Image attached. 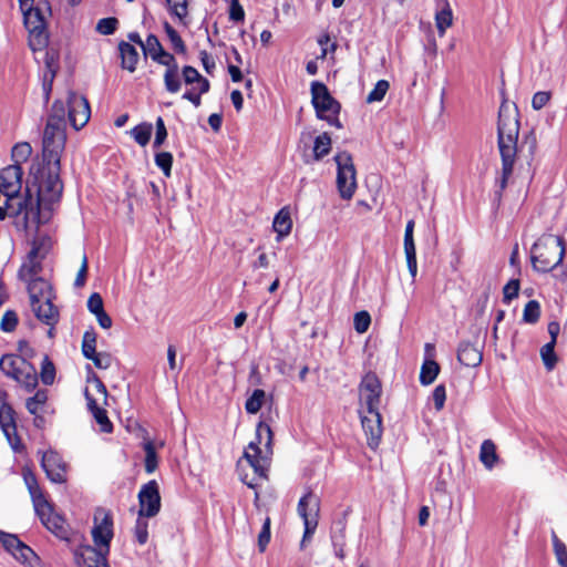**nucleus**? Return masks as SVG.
Wrapping results in <instances>:
<instances>
[{
    "instance_id": "nucleus-63",
    "label": "nucleus",
    "mask_w": 567,
    "mask_h": 567,
    "mask_svg": "<svg viewBox=\"0 0 567 567\" xmlns=\"http://www.w3.org/2000/svg\"><path fill=\"white\" fill-rule=\"evenodd\" d=\"M87 360L93 361L94 365L97 369L106 370L112 365L113 358L107 352H97L95 351L93 357L86 358Z\"/></svg>"
},
{
    "instance_id": "nucleus-11",
    "label": "nucleus",
    "mask_w": 567,
    "mask_h": 567,
    "mask_svg": "<svg viewBox=\"0 0 567 567\" xmlns=\"http://www.w3.org/2000/svg\"><path fill=\"white\" fill-rule=\"evenodd\" d=\"M103 517L100 522L97 514L94 516V526L92 528V538L95 550H100L103 555L110 554L111 540L113 538V518L110 513L100 512Z\"/></svg>"
},
{
    "instance_id": "nucleus-13",
    "label": "nucleus",
    "mask_w": 567,
    "mask_h": 567,
    "mask_svg": "<svg viewBox=\"0 0 567 567\" xmlns=\"http://www.w3.org/2000/svg\"><path fill=\"white\" fill-rule=\"evenodd\" d=\"M47 169V177L42 185L38 188V196L41 198V194L44 196V200L50 203L58 202L63 192V183L60 177L61 164H44Z\"/></svg>"
},
{
    "instance_id": "nucleus-6",
    "label": "nucleus",
    "mask_w": 567,
    "mask_h": 567,
    "mask_svg": "<svg viewBox=\"0 0 567 567\" xmlns=\"http://www.w3.org/2000/svg\"><path fill=\"white\" fill-rule=\"evenodd\" d=\"M334 162L337 164L338 192L342 199L349 200L357 189V171L352 155L347 151L340 152L334 156Z\"/></svg>"
},
{
    "instance_id": "nucleus-24",
    "label": "nucleus",
    "mask_w": 567,
    "mask_h": 567,
    "mask_svg": "<svg viewBox=\"0 0 567 567\" xmlns=\"http://www.w3.org/2000/svg\"><path fill=\"white\" fill-rule=\"evenodd\" d=\"M84 396L86 399L87 409L92 413L95 422L100 425L101 432L111 433L113 431V424L107 416L106 410L97 404V401L87 389L84 391Z\"/></svg>"
},
{
    "instance_id": "nucleus-18",
    "label": "nucleus",
    "mask_w": 567,
    "mask_h": 567,
    "mask_svg": "<svg viewBox=\"0 0 567 567\" xmlns=\"http://www.w3.org/2000/svg\"><path fill=\"white\" fill-rule=\"evenodd\" d=\"M0 427L12 449L17 451L21 440L17 434L16 411L11 404L0 406Z\"/></svg>"
},
{
    "instance_id": "nucleus-35",
    "label": "nucleus",
    "mask_w": 567,
    "mask_h": 567,
    "mask_svg": "<svg viewBox=\"0 0 567 567\" xmlns=\"http://www.w3.org/2000/svg\"><path fill=\"white\" fill-rule=\"evenodd\" d=\"M453 23V12L449 1H445V6H442L435 13V24L440 37H443L446 29Z\"/></svg>"
},
{
    "instance_id": "nucleus-31",
    "label": "nucleus",
    "mask_w": 567,
    "mask_h": 567,
    "mask_svg": "<svg viewBox=\"0 0 567 567\" xmlns=\"http://www.w3.org/2000/svg\"><path fill=\"white\" fill-rule=\"evenodd\" d=\"M12 556L18 561L28 567H40L41 565L39 556L30 546H28L23 542L20 544L19 548H17Z\"/></svg>"
},
{
    "instance_id": "nucleus-57",
    "label": "nucleus",
    "mask_w": 567,
    "mask_h": 567,
    "mask_svg": "<svg viewBox=\"0 0 567 567\" xmlns=\"http://www.w3.org/2000/svg\"><path fill=\"white\" fill-rule=\"evenodd\" d=\"M118 25V20L114 17L103 18L99 20L95 30L103 35L113 34Z\"/></svg>"
},
{
    "instance_id": "nucleus-50",
    "label": "nucleus",
    "mask_w": 567,
    "mask_h": 567,
    "mask_svg": "<svg viewBox=\"0 0 567 567\" xmlns=\"http://www.w3.org/2000/svg\"><path fill=\"white\" fill-rule=\"evenodd\" d=\"M146 518V516L138 514L134 526V537L140 545H145L148 539V522Z\"/></svg>"
},
{
    "instance_id": "nucleus-7",
    "label": "nucleus",
    "mask_w": 567,
    "mask_h": 567,
    "mask_svg": "<svg viewBox=\"0 0 567 567\" xmlns=\"http://www.w3.org/2000/svg\"><path fill=\"white\" fill-rule=\"evenodd\" d=\"M66 133L64 127L45 124L42 137V156L44 164H61V155L65 148Z\"/></svg>"
},
{
    "instance_id": "nucleus-26",
    "label": "nucleus",
    "mask_w": 567,
    "mask_h": 567,
    "mask_svg": "<svg viewBox=\"0 0 567 567\" xmlns=\"http://www.w3.org/2000/svg\"><path fill=\"white\" fill-rule=\"evenodd\" d=\"M28 360L17 354H3L0 359V370L9 378L18 379L20 371Z\"/></svg>"
},
{
    "instance_id": "nucleus-40",
    "label": "nucleus",
    "mask_w": 567,
    "mask_h": 567,
    "mask_svg": "<svg viewBox=\"0 0 567 567\" xmlns=\"http://www.w3.org/2000/svg\"><path fill=\"white\" fill-rule=\"evenodd\" d=\"M153 132V125L147 122H143L131 130V135L135 142L141 146H146L150 143Z\"/></svg>"
},
{
    "instance_id": "nucleus-44",
    "label": "nucleus",
    "mask_w": 567,
    "mask_h": 567,
    "mask_svg": "<svg viewBox=\"0 0 567 567\" xmlns=\"http://www.w3.org/2000/svg\"><path fill=\"white\" fill-rule=\"evenodd\" d=\"M346 513L343 516L333 522L331 528V542L332 545H346V528H347V518Z\"/></svg>"
},
{
    "instance_id": "nucleus-32",
    "label": "nucleus",
    "mask_w": 567,
    "mask_h": 567,
    "mask_svg": "<svg viewBox=\"0 0 567 567\" xmlns=\"http://www.w3.org/2000/svg\"><path fill=\"white\" fill-rule=\"evenodd\" d=\"M68 107L66 103L61 100H55L51 106V111L48 115L47 124H52L59 127L66 128L65 114Z\"/></svg>"
},
{
    "instance_id": "nucleus-60",
    "label": "nucleus",
    "mask_w": 567,
    "mask_h": 567,
    "mask_svg": "<svg viewBox=\"0 0 567 567\" xmlns=\"http://www.w3.org/2000/svg\"><path fill=\"white\" fill-rule=\"evenodd\" d=\"M18 324V315L13 310H7L1 318L0 329L4 332H12Z\"/></svg>"
},
{
    "instance_id": "nucleus-51",
    "label": "nucleus",
    "mask_w": 567,
    "mask_h": 567,
    "mask_svg": "<svg viewBox=\"0 0 567 567\" xmlns=\"http://www.w3.org/2000/svg\"><path fill=\"white\" fill-rule=\"evenodd\" d=\"M41 381L45 385H51L55 379V367L48 355L43 357L41 362Z\"/></svg>"
},
{
    "instance_id": "nucleus-54",
    "label": "nucleus",
    "mask_w": 567,
    "mask_h": 567,
    "mask_svg": "<svg viewBox=\"0 0 567 567\" xmlns=\"http://www.w3.org/2000/svg\"><path fill=\"white\" fill-rule=\"evenodd\" d=\"M390 87V84L386 80H380L374 85L373 90L368 94L367 102L373 103V102H380L384 99L388 90Z\"/></svg>"
},
{
    "instance_id": "nucleus-25",
    "label": "nucleus",
    "mask_w": 567,
    "mask_h": 567,
    "mask_svg": "<svg viewBox=\"0 0 567 567\" xmlns=\"http://www.w3.org/2000/svg\"><path fill=\"white\" fill-rule=\"evenodd\" d=\"M28 292L31 305L53 298L51 285L41 277L28 281Z\"/></svg>"
},
{
    "instance_id": "nucleus-36",
    "label": "nucleus",
    "mask_w": 567,
    "mask_h": 567,
    "mask_svg": "<svg viewBox=\"0 0 567 567\" xmlns=\"http://www.w3.org/2000/svg\"><path fill=\"white\" fill-rule=\"evenodd\" d=\"M404 254L406 258L408 269L414 279L417 274L416 248L413 236H404Z\"/></svg>"
},
{
    "instance_id": "nucleus-20",
    "label": "nucleus",
    "mask_w": 567,
    "mask_h": 567,
    "mask_svg": "<svg viewBox=\"0 0 567 567\" xmlns=\"http://www.w3.org/2000/svg\"><path fill=\"white\" fill-rule=\"evenodd\" d=\"M361 417L363 431L368 437L369 446H377L382 435V416L379 411L368 412Z\"/></svg>"
},
{
    "instance_id": "nucleus-27",
    "label": "nucleus",
    "mask_w": 567,
    "mask_h": 567,
    "mask_svg": "<svg viewBox=\"0 0 567 567\" xmlns=\"http://www.w3.org/2000/svg\"><path fill=\"white\" fill-rule=\"evenodd\" d=\"M24 482L31 495L34 511L42 512L43 508H48V501L44 497L34 474L31 472L24 473Z\"/></svg>"
},
{
    "instance_id": "nucleus-64",
    "label": "nucleus",
    "mask_w": 567,
    "mask_h": 567,
    "mask_svg": "<svg viewBox=\"0 0 567 567\" xmlns=\"http://www.w3.org/2000/svg\"><path fill=\"white\" fill-rule=\"evenodd\" d=\"M519 280L511 279L503 288L504 302H509L518 296L519 292Z\"/></svg>"
},
{
    "instance_id": "nucleus-33",
    "label": "nucleus",
    "mask_w": 567,
    "mask_h": 567,
    "mask_svg": "<svg viewBox=\"0 0 567 567\" xmlns=\"http://www.w3.org/2000/svg\"><path fill=\"white\" fill-rule=\"evenodd\" d=\"M167 11L171 17L178 19V21L186 25V18L188 16V0H165Z\"/></svg>"
},
{
    "instance_id": "nucleus-8",
    "label": "nucleus",
    "mask_w": 567,
    "mask_h": 567,
    "mask_svg": "<svg viewBox=\"0 0 567 567\" xmlns=\"http://www.w3.org/2000/svg\"><path fill=\"white\" fill-rule=\"evenodd\" d=\"M299 516L303 520L305 532L301 540V546L310 540L315 534L320 513V498L312 491H308L298 503L297 507Z\"/></svg>"
},
{
    "instance_id": "nucleus-62",
    "label": "nucleus",
    "mask_w": 567,
    "mask_h": 567,
    "mask_svg": "<svg viewBox=\"0 0 567 567\" xmlns=\"http://www.w3.org/2000/svg\"><path fill=\"white\" fill-rule=\"evenodd\" d=\"M155 126H156V132H155V138L153 142V147L159 148L164 144L165 140L167 138V130H166L163 117L158 116L156 118Z\"/></svg>"
},
{
    "instance_id": "nucleus-19",
    "label": "nucleus",
    "mask_w": 567,
    "mask_h": 567,
    "mask_svg": "<svg viewBox=\"0 0 567 567\" xmlns=\"http://www.w3.org/2000/svg\"><path fill=\"white\" fill-rule=\"evenodd\" d=\"M22 167L9 165L0 171V192L3 195L19 193L22 187Z\"/></svg>"
},
{
    "instance_id": "nucleus-47",
    "label": "nucleus",
    "mask_w": 567,
    "mask_h": 567,
    "mask_svg": "<svg viewBox=\"0 0 567 567\" xmlns=\"http://www.w3.org/2000/svg\"><path fill=\"white\" fill-rule=\"evenodd\" d=\"M144 451H145V462H144L145 471L147 474H152L153 472H155V470L158 466L157 453H156V449H155L153 442H151V441L146 442L144 444Z\"/></svg>"
},
{
    "instance_id": "nucleus-61",
    "label": "nucleus",
    "mask_w": 567,
    "mask_h": 567,
    "mask_svg": "<svg viewBox=\"0 0 567 567\" xmlns=\"http://www.w3.org/2000/svg\"><path fill=\"white\" fill-rule=\"evenodd\" d=\"M270 517H266L261 530L258 535V548L260 553H264L270 542Z\"/></svg>"
},
{
    "instance_id": "nucleus-1",
    "label": "nucleus",
    "mask_w": 567,
    "mask_h": 567,
    "mask_svg": "<svg viewBox=\"0 0 567 567\" xmlns=\"http://www.w3.org/2000/svg\"><path fill=\"white\" fill-rule=\"evenodd\" d=\"M518 134L519 121L517 109L512 110L509 106L502 104L497 122V145L502 159V175L498 181L499 192L496 193L498 197L502 196V192L506 188L514 171Z\"/></svg>"
},
{
    "instance_id": "nucleus-17",
    "label": "nucleus",
    "mask_w": 567,
    "mask_h": 567,
    "mask_svg": "<svg viewBox=\"0 0 567 567\" xmlns=\"http://www.w3.org/2000/svg\"><path fill=\"white\" fill-rule=\"evenodd\" d=\"M154 62L166 66V71L164 73L165 89L169 93H177L181 90L182 83L179 80L178 64L175 56L172 53L164 51Z\"/></svg>"
},
{
    "instance_id": "nucleus-39",
    "label": "nucleus",
    "mask_w": 567,
    "mask_h": 567,
    "mask_svg": "<svg viewBox=\"0 0 567 567\" xmlns=\"http://www.w3.org/2000/svg\"><path fill=\"white\" fill-rule=\"evenodd\" d=\"M41 271H42V262L41 261L27 260L21 265V267L18 271V276L21 280L28 282L30 280L39 278L38 275Z\"/></svg>"
},
{
    "instance_id": "nucleus-53",
    "label": "nucleus",
    "mask_w": 567,
    "mask_h": 567,
    "mask_svg": "<svg viewBox=\"0 0 567 567\" xmlns=\"http://www.w3.org/2000/svg\"><path fill=\"white\" fill-rule=\"evenodd\" d=\"M551 540L556 559L560 567H567V547L558 538L555 532L551 533Z\"/></svg>"
},
{
    "instance_id": "nucleus-48",
    "label": "nucleus",
    "mask_w": 567,
    "mask_h": 567,
    "mask_svg": "<svg viewBox=\"0 0 567 567\" xmlns=\"http://www.w3.org/2000/svg\"><path fill=\"white\" fill-rule=\"evenodd\" d=\"M555 342H547L540 349V357L544 362L545 368L548 371H551L557 364L558 358L555 353Z\"/></svg>"
},
{
    "instance_id": "nucleus-28",
    "label": "nucleus",
    "mask_w": 567,
    "mask_h": 567,
    "mask_svg": "<svg viewBox=\"0 0 567 567\" xmlns=\"http://www.w3.org/2000/svg\"><path fill=\"white\" fill-rule=\"evenodd\" d=\"M272 228L277 233V241L288 236L292 228V220L288 207H282L275 216Z\"/></svg>"
},
{
    "instance_id": "nucleus-2",
    "label": "nucleus",
    "mask_w": 567,
    "mask_h": 567,
    "mask_svg": "<svg viewBox=\"0 0 567 567\" xmlns=\"http://www.w3.org/2000/svg\"><path fill=\"white\" fill-rule=\"evenodd\" d=\"M6 203L9 207L10 217L13 218V224L19 230H28L30 227L34 226L38 228L41 221V198L37 197L35 199L32 197L31 189L29 187L25 188L24 194L12 193L4 195Z\"/></svg>"
},
{
    "instance_id": "nucleus-45",
    "label": "nucleus",
    "mask_w": 567,
    "mask_h": 567,
    "mask_svg": "<svg viewBox=\"0 0 567 567\" xmlns=\"http://www.w3.org/2000/svg\"><path fill=\"white\" fill-rule=\"evenodd\" d=\"M163 28L172 43L174 51L181 54H185L187 49L178 32L167 21L163 23Z\"/></svg>"
},
{
    "instance_id": "nucleus-10",
    "label": "nucleus",
    "mask_w": 567,
    "mask_h": 567,
    "mask_svg": "<svg viewBox=\"0 0 567 567\" xmlns=\"http://www.w3.org/2000/svg\"><path fill=\"white\" fill-rule=\"evenodd\" d=\"M68 118L72 127L81 130L90 120L91 107L85 96L69 91L66 99Z\"/></svg>"
},
{
    "instance_id": "nucleus-46",
    "label": "nucleus",
    "mask_w": 567,
    "mask_h": 567,
    "mask_svg": "<svg viewBox=\"0 0 567 567\" xmlns=\"http://www.w3.org/2000/svg\"><path fill=\"white\" fill-rule=\"evenodd\" d=\"M266 393L261 389H255L252 394L246 400L245 409L247 413L255 414L260 411L265 402Z\"/></svg>"
},
{
    "instance_id": "nucleus-55",
    "label": "nucleus",
    "mask_w": 567,
    "mask_h": 567,
    "mask_svg": "<svg viewBox=\"0 0 567 567\" xmlns=\"http://www.w3.org/2000/svg\"><path fill=\"white\" fill-rule=\"evenodd\" d=\"M155 164L166 177L171 176L173 155L169 152H159L155 154Z\"/></svg>"
},
{
    "instance_id": "nucleus-41",
    "label": "nucleus",
    "mask_w": 567,
    "mask_h": 567,
    "mask_svg": "<svg viewBox=\"0 0 567 567\" xmlns=\"http://www.w3.org/2000/svg\"><path fill=\"white\" fill-rule=\"evenodd\" d=\"M331 150V137L324 132L315 138L313 143V157L316 161H320L330 153Z\"/></svg>"
},
{
    "instance_id": "nucleus-52",
    "label": "nucleus",
    "mask_w": 567,
    "mask_h": 567,
    "mask_svg": "<svg viewBox=\"0 0 567 567\" xmlns=\"http://www.w3.org/2000/svg\"><path fill=\"white\" fill-rule=\"evenodd\" d=\"M540 317V306L536 300H529L523 311V321L526 323H536Z\"/></svg>"
},
{
    "instance_id": "nucleus-23",
    "label": "nucleus",
    "mask_w": 567,
    "mask_h": 567,
    "mask_svg": "<svg viewBox=\"0 0 567 567\" xmlns=\"http://www.w3.org/2000/svg\"><path fill=\"white\" fill-rule=\"evenodd\" d=\"M457 360L462 365L475 368L482 363L483 354L475 344L462 341L457 348Z\"/></svg>"
},
{
    "instance_id": "nucleus-49",
    "label": "nucleus",
    "mask_w": 567,
    "mask_h": 567,
    "mask_svg": "<svg viewBox=\"0 0 567 567\" xmlns=\"http://www.w3.org/2000/svg\"><path fill=\"white\" fill-rule=\"evenodd\" d=\"M96 351V332L93 328L86 330L82 339V354L83 357L91 358Z\"/></svg>"
},
{
    "instance_id": "nucleus-22",
    "label": "nucleus",
    "mask_w": 567,
    "mask_h": 567,
    "mask_svg": "<svg viewBox=\"0 0 567 567\" xmlns=\"http://www.w3.org/2000/svg\"><path fill=\"white\" fill-rule=\"evenodd\" d=\"M35 317L47 326L53 327L59 321V310L53 305L52 298L31 305Z\"/></svg>"
},
{
    "instance_id": "nucleus-34",
    "label": "nucleus",
    "mask_w": 567,
    "mask_h": 567,
    "mask_svg": "<svg viewBox=\"0 0 567 567\" xmlns=\"http://www.w3.org/2000/svg\"><path fill=\"white\" fill-rule=\"evenodd\" d=\"M27 391H33L38 385V373L35 368L28 361L16 379Z\"/></svg>"
},
{
    "instance_id": "nucleus-29",
    "label": "nucleus",
    "mask_w": 567,
    "mask_h": 567,
    "mask_svg": "<svg viewBox=\"0 0 567 567\" xmlns=\"http://www.w3.org/2000/svg\"><path fill=\"white\" fill-rule=\"evenodd\" d=\"M118 50L122 60V68L130 72H134L136 70V64L138 62L137 50L131 43L125 41L120 42Z\"/></svg>"
},
{
    "instance_id": "nucleus-4",
    "label": "nucleus",
    "mask_w": 567,
    "mask_h": 567,
    "mask_svg": "<svg viewBox=\"0 0 567 567\" xmlns=\"http://www.w3.org/2000/svg\"><path fill=\"white\" fill-rule=\"evenodd\" d=\"M24 24L30 31L29 45L33 51L40 50L47 45L48 37L45 34L47 16L51 14V6L48 0H39L38 3H30L24 9Z\"/></svg>"
},
{
    "instance_id": "nucleus-58",
    "label": "nucleus",
    "mask_w": 567,
    "mask_h": 567,
    "mask_svg": "<svg viewBox=\"0 0 567 567\" xmlns=\"http://www.w3.org/2000/svg\"><path fill=\"white\" fill-rule=\"evenodd\" d=\"M0 543L8 553L13 555L22 542L17 535L0 530Z\"/></svg>"
},
{
    "instance_id": "nucleus-42",
    "label": "nucleus",
    "mask_w": 567,
    "mask_h": 567,
    "mask_svg": "<svg viewBox=\"0 0 567 567\" xmlns=\"http://www.w3.org/2000/svg\"><path fill=\"white\" fill-rule=\"evenodd\" d=\"M32 154V147L28 142L17 143L11 151V158L13 165L21 166L22 163L27 162Z\"/></svg>"
},
{
    "instance_id": "nucleus-38",
    "label": "nucleus",
    "mask_w": 567,
    "mask_h": 567,
    "mask_svg": "<svg viewBox=\"0 0 567 567\" xmlns=\"http://www.w3.org/2000/svg\"><path fill=\"white\" fill-rule=\"evenodd\" d=\"M440 372V365L434 360H425L421 367L420 382L423 385L432 384Z\"/></svg>"
},
{
    "instance_id": "nucleus-43",
    "label": "nucleus",
    "mask_w": 567,
    "mask_h": 567,
    "mask_svg": "<svg viewBox=\"0 0 567 567\" xmlns=\"http://www.w3.org/2000/svg\"><path fill=\"white\" fill-rule=\"evenodd\" d=\"M142 50L145 55H150L153 61L164 52V48L155 34H148L146 41L143 42Z\"/></svg>"
},
{
    "instance_id": "nucleus-15",
    "label": "nucleus",
    "mask_w": 567,
    "mask_h": 567,
    "mask_svg": "<svg viewBox=\"0 0 567 567\" xmlns=\"http://www.w3.org/2000/svg\"><path fill=\"white\" fill-rule=\"evenodd\" d=\"M41 467L51 482L61 484L66 481V464L56 452L48 451L43 453Z\"/></svg>"
},
{
    "instance_id": "nucleus-9",
    "label": "nucleus",
    "mask_w": 567,
    "mask_h": 567,
    "mask_svg": "<svg viewBox=\"0 0 567 567\" xmlns=\"http://www.w3.org/2000/svg\"><path fill=\"white\" fill-rule=\"evenodd\" d=\"M310 91L311 103L319 120L327 118V114L339 115L341 104L330 94L324 83L313 81Z\"/></svg>"
},
{
    "instance_id": "nucleus-14",
    "label": "nucleus",
    "mask_w": 567,
    "mask_h": 567,
    "mask_svg": "<svg viewBox=\"0 0 567 567\" xmlns=\"http://www.w3.org/2000/svg\"><path fill=\"white\" fill-rule=\"evenodd\" d=\"M141 516L154 517L161 511L159 487L155 480L144 484L138 493Z\"/></svg>"
},
{
    "instance_id": "nucleus-59",
    "label": "nucleus",
    "mask_w": 567,
    "mask_h": 567,
    "mask_svg": "<svg viewBox=\"0 0 567 567\" xmlns=\"http://www.w3.org/2000/svg\"><path fill=\"white\" fill-rule=\"evenodd\" d=\"M353 323L358 333H364L371 324V316L368 311H359L354 315Z\"/></svg>"
},
{
    "instance_id": "nucleus-37",
    "label": "nucleus",
    "mask_w": 567,
    "mask_h": 567,
    "mask_svg": "<svg viewBox=\"0 0 567 567\" xmlns=\"http://www.w3.org/2000/svg\"><path fill=\"white\" fill-rule=\"evenodd\" d=\"M480 460L484 464V466L488 470L493 468V466L498 461V455L496 453V446L491 440H485L481 445L480 451Z\"/></svg>"
},
{
    "instance_id": "nucleus-56",
    "label": "nucleus",
    "mask_w": 567,
    "mask_h": 567,
    "mask_svg": "<svg viewBox=\"0 0 567 567\" xmlns=\"http://www.w3.org/2000/svg\"><path fill=\"white\" fill-rule=\"evenodd\" d=\"M47 393L43 390L37 391V393L27 399L25 408L30 414H37L39 408L47 402Z\"/></svg>"
},
{
    "instance_id": "nucleus-5",
    "label": "nucleus",
    "mask_w": 567,
    "mask_h": 567,
    "mask_svg": "<svg viewBox=\"0 0 567 567\" xmlns=\"http://www.w3.org/2000/svg\"><path fill=\"white\" fill-rule=\"evenodd\" d=\"M35 514L48 530L70 545L72 551L73 548L86 544L84 534L73 530L63 516L53 512L49 502L48 508H43L42 512H35Z\"/></svg>"
},
{
    "instance_id": "nucleus-16",
    "label": "nucleus",
    "mask_w": 567,
    "mask_h": 567,
    "mask_svg": "<svg viewBox=\"0 0 567 567\" xmlns=\"http://www.w3.org/2000/svg\"><path fill=\"white\" fill-rule=\"evenodd\" d=\"M73 556L79 567H110L109 555H103L89 544L73 548Z\"/></svg>"
},
{
    "instance_id": "nucleus-12",
    "label": "nucleus",
    "mask_w": 567,
    "mask_h": 567,
    "mask_svg": "<svg viewBox=\"0 0 567 567\" xmlns=\"http://www.w3.org/2000/svg\"><path fill=\"white\" fill-rule=\"evenodd\" d=\"M361 401L367 408V412L379 411L381 402L382 385L378 375L373 372L367 373L359 386Z\"/></svg>"
},
{
    "instance_id": "nucleus-21",
    "label": "nucleus",
    "mask_w": 567,
    "mask_h": 567,
    "mask_svg": "<svg viewBox=\"0 0 567 567\" xmlns=\"http://www.w3.org/2000/svg\"><path fill=\"white\" fill-rule=\"evenodd\" d=\"M268 454L262 455L261 447L257 446V443L250 442L248 449L244 453V457L248 462V464L254 470L255 474L260 477H266V472L268 470L269 460L267 457Z\"/></svg>"
},
{
    "instance_id": "nucleus-30",
    "label": "nucleus",
    "mask_w": 567,
    "mask_h": 567,
    "mask_svg": "<svg viewBox=\"0 0 567 567\" xmlns=\"http://www.w3.org/2000/svg\"><path fill=\"white\" fill-rule=\"evenodd\" d=\"M272 437L274 434L270 429V425L260 421L257 424L256 440L254 442L257 443L258 447H260V445H264L265 454H272Z\"/></svg>"
},
{
    "instance_id": "nucleus-3",
    "label": "nucleus",
    "mask_w": 567,
    "mask_h": 567,
    "mask_svg": "<svg viewBox=\"0 0 567 567\" xmlns=\"http://www.w3.org/2000/svg\"><path fill=\"white\" fill-rule=\"evenodd\" d=\"M564 238L557 235H543L532 247L530 261L538 272H549L561 264L565 256Z\"/></svg>"
}]
</instances>
